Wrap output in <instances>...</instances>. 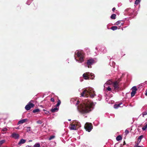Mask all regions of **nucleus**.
Segmentation results:
<instances>
[{
    "label": "nucleus",
    "mask_w": 147,
    "mask_h": 147,
    "mask_svg": "<svg viewBox=\"0 0 147 147\" xmlns=\"http://www.w3.org/2000/svg\"><path fill=\"white\" fill-rule=\"evenodd\" d=\"M94 106V103L88 98L84 99L80 105L78 106L77 108L81 113L85 114L92 111Z\"/></svg>",
    "instance_id": "1"
},
{
    "label": "nucleus",
    "mask_w": 147,
    "mask_h": 147,
    "mask_svg": "<svg viewBox=\"0 0 147 147\" xmlns=\"http://www.w3.org/2000/svg\"><path fill=\"white\" fill-rule=\"evenodd\" d=\"M74 57L76 62L81 63L84 61V54L82 50H77L75 53Z\"/></svg>",
    "instance_id": "2"
},
{
    "label": "nucleus",
    "mask_w": 147,
    "mask_h": 147,
    "mask_svg": "<svg viewBox=\"0 0 147 147\" xmlns=\"http://www.w3.org/2000/svg\"><path fill=\"white\" fill-rule=\"evenodd\" d=\"M94 92V91L92 88H89L88 89H86L83 91L81 94V96H84V98L90 97L92 98L96 95Z\"/></svg>",
    "instance_id": "3"
},
{
    "label": "nucleus",
    "mask_w": 147,
    "mask_h": 147,
    "mask_svg": "<svg viewBox=\"0 0 147 147\" xmlns=\"http://www.w3.org/2000/svg\"><path fill=\"white\" fill-rule=\"evenodd\" d=\"M83 77L85 80H88L89 78L93 79L95 77L94 75L92 73L87 72L84 74L82 75Z\"/></svg>",
    "instance_id": "4"
},
{
    "label": "nucleus",
    "mask_w": 147,
    "mask_h": 147,
    "mask_svg": "<svg viewBox=\"0 0 147 147\" xmlns=\"http://www.w3.org/2000/svg\"><path fill=\"white\" fill-rule=\"evenodd\" d=\"M96 63L94 59L90 58L88 59L86 61V64L89 68H91V65Z\"/></svg>",
    "instance_id": "5"
},
{
    "label": "nucleus",
    "mask_w": 147,
    "mask_h": 147,
    "mask_svg": "<svg viewBox=\"0 0 147 147\" xmlns=\"http://www.w3.org/2000/svg\"><path fill=\"white\" fill-rule=\"evenodd\" d=\"M92 124L89 123H86L85 125V128L86 131L90 132L92 129Z\"/></svg>",
    "instance_id": "6"
},
{
    "label": "nucleus",
    "mask_w": 147,
    "mask_h": 147,
    "mask_svg": "<svg viewBox=\"0 0 147 147\" xmlns=\"http://www.w3.org/2000/svg\"><path fill=\"white\" fill-rule=\"evenodd\" d=\"M32 101V100L30 101L28 103L27 105L26 106L25 108L26 110H29L31 108H33L34 106V105L31 102Z\"/></svg>",
    "instance_id": "7"
},
{
    "label": "nucleus",
    "mask_w": 147,
    "mask_h": 147,
    "mask_svg": "<svg viewBox=\"0 0 147 147\" xmlns=\"http://www.w3.org/2000/svg\"><path fill=\"white\" fill-rule=\"evenodd\" d=\"M115 63L113 61L112 59H110V62L109 63V65L111 66H112L113 67V68H115V67H116L117 68L114 70V71L116 72L117 71V65H115Z\"/></svg>",
    "instance_id": "8"
},
{
    "label": "nucleus",
    "mask_w": 147,
    "mask_h": 147,
    "mask_svg": "<svg viewBox=\"0 0 147 147\" xmlns=\"http://www.w3.org/2000/svg\"><path fill=\"white\" fill-rule=\"evenodd\" d=\"M143 137L144 136L142 135H141L138 138L137 142L135 143L134 147H138V145L139 144L141 141V139L143 138Z\"/></svg>",
    "instance_id": "9"
},
{
    "label": "nucleus",
    "mask_w": 147,
    "mask_h": 147,
    "mask_svg": "<svg viewBox=\"0 0 147 147\" xmlns=\"http://www.w3.org/2000/svg\"><path fill=\"white\" fill-rule=\"evenodd\" d=\"M112 85L115 90H118L119 88V83L117 81L113 82Z\"/></svg>",
    "instance_id": "10"
},
{
    "label": "nucleus",
    "mask_w": 147,
    "mask_h": 147,
    "mask_svg": "<svg viewBox=\"0 0 147 147\" xmlns=\"http://www.w3.org/2000/svg\"><path fill=\"white\" fill-rule=\"evenodd\" d=\"M11 137L15 139H18L19 137V135L15 133H13L12 134Z\"/></svg>",
    "instance_id": "11"
},
{
    "label": "nucleus",
    "mask_w": 147,
    "mask_h": 147,
    "mask_svg": "<svg viewBox=\"0 0 147 147\" xmlns=\"http://www.w3.org/2000/svg\"><path fill=\"white\" fill-rule=\"evenodd\" d=\"M71 103H73L74 104H75L76 105H77L79 104L80 102L78 101H76V100L75 98H72L71 100Z\"/></svg>",
    "instance_id": "12"
},
{
    "label": "nucleus",
    "mask_w": 147,
    "mask_h": 147,
    "mask_svg": "<svg viewBox=\"0 0 147 147\" xmlns=\"http://www.w3.org/2000/svg\"><path fill=\"white\" fill-rule=\"evenodd\" d=\"M107 48L104 46H102L100 49V51L103 53H105L107 52Z\"/></svg>",
    "instance_id": "13"
},
{
    "label": "nucleus",
    "mask_w": 147,
    "mask_h": 147,
    "mask_svg": "<svg viewBox=\"0 0 147 147\" xmlns=\"http://www.w3.org/2000/svg\"><path fill=\"white\" fill-rule=\"evenodd\" d=\"M70 129L71 130H76V127L75 125L72 124L70 125V126L69 127Z\"/></svg>",
    "instance_id": "14"
},
{
    "label": "nucleus",
    "mask_w": 147,
    "mask_h": 147,
    "mask_svg": "<svg viewBox=\"0 0 147 147\" xmlns=\"http://www.w3.org/2000/svg\"><path fill=\"white\" fill-rule=\"evenodd\" d=\"M26 140L24 139H22L20 140V141L18 142V144L20 145L22 144H23L26 142Z\"/></svg>",
    "instance_id": "15"
},
{
    "label": "nucleus",
    "mask_w": 147,
    "mask_h": 147,
    "mask_svg": "<svg viewBox=\"0 0 147 147\" xmlns=\"http://www.w3.org/2000/svg\"><path fill=\"white\" fill-rule=\"evenodd\" d=\"M59 108L56 107L55 108H52L51 111L52 113H54L56 112H57L59 110Z\"/></svg>",
    "instance_id": "16"
},
{
    "label": "nucleus",
    "mask_w": 147,
    "mask_h": 147,
    "mask_svg": "<svg viewBox=\"0 0 147 147\" xmlns=\"http://www.w3.org/2000/svg\"><path fill=\"white\" fill-rule=\"evenodd\" d=\"M27 119H24L19 121L18 123V124H22L23 123L27 121Z\"/></svg>",
    "instance_id": "17"
},
{
    "label": "nucleus",
    "mask_w": 147,
    "mask_h": 147,
    "mask_svg": "<svg viewBox=\"0 0 147 147\" xmlns=\"http://www.w3.org/2000/svg\"><path fill=\"white\" fill-rule=\"evenodd\" d=\"M122 138L120 135L116 137V139L117 141H119L122 140Z\"/></svg>",
    "instance_id": "18"
},
{
    "label": "nucleus",
    "mask_w": 147,
    "mask_h": 147,
    "mask_svg": "<svg viewBox=\"0 0 147 147\" xmlns=\"http://www.w3.org/2000/svg\"><path fill=\"white\" fill-rule=\"evenodd\" d=\"M121 105V104H115L114 105V107L115 109H117L118 107H119L120 105Z\"/></svg>",
    "instance_id": "19"
},
{
    "label": "nucleus",
    "mask_w": 147,
    "mask_h": 147,
    "mask_svg": "<svg viewBox=\"0 0 147 147\" xmlns=\"http://www.w3.org/2000/svg\"><path fill=\"white\" fill-rule=\"evenodd\" d=\"M117 27L115 26H113L111 28V29L113 30H117Z\"/></svg>",
    "instance_id": "20"
},
{
    "label": "nucleus",
    "mask_w": 147,
    "mask_h": 147,
    "mask_svg": "<svg viewBox=\"0 0 147 147\" xmlns=\"http://www.w3.org/2000/svg\"><path fill=\"white\" fill-rule=\"evenodd\" d=\"M131 89L132 91H135V92H136L137 90L136 87V86H133L131 88Z\"/></svg>",
    "instance_id": "21"
},
{
    "label": "nucleus",
    "mask_w": 147,
    "mask_h": 147,
    "mask_svg": "<svg viewBox=\"0 0 147 147\" xmlns=\"http://www.w3.org/2000/svg\"><path fill=\"white\" fill-rule=\"evenodd\" d=\"M142 129L143 131L147 130V124L142 128Z\"/></svg>",
    "instance_id": "22"
},
{
    "label": "nucleus",
    "mask_w": 147,
    "mask_h": 147,
    "mask_svg": "<svg viewBox=\"0 0 147 147\" xmlns=\"http://www.w3.org/2000/svg\"><path fill=\"white\" fill-rule=\"evenodd\" d=\"M40 111V110L39 109H34L33 111L32 112L33 113H38V112H39V111Z\"/></svg>",
    "instance_id": "23"
},
{
    "label": "nucleus",
    "mask_w": 147,
    "mask_h": 147,
    "mask_svg": "<svg viewBox=\"0 0 147 147\" xmlns=\"http://www.w3.org/2000/svg\"><path fill=\"white\" fill-rule=\"evenodd\" d=\"M116 15L115 14H113L111 16V18L112 19H115V18Z\"/></svg>",
    "instance_id": "24"
},
{
    "label": "nucleus",
    "mask_w": 147,
    "mask_h": 147,
    "mask_svg": "<svg viewBox=\"0 0 147 147\" xmlns=\"http://www.w3.org/2000/svg\"><path fill=\"white\" fill-rule=\"evenodd\" d=\"M61 101L59 100H58L57 101V103L56 105V107H59V106L60 105V104H61Z\"/></svg>",
    "instance_id": "25"
},
{
    "label": "nucleus",
    "mask_w": 147,
    "mask_h": 147,
    "mask_svg": "<svg viewBox=\"0 0 147 147\" xmlns=\"http://www.w3.org/2000/svg\"><path fill=\"white\" fill-rule=\"evenodd\" d=\"M34 147H40V144L39 143H36L34 146Z\"/></svg>",
    "instance_id": "26"
},
{
    "label": "nucleus",
    "mask_w": 147,
    "mask_h": 147,
    "mask_svg": "<svg viewBox=\"0 0 147 147\" xmlns=\"http://www.w3.org/2000/svg\"><path fill=\"white\" fill-rule=\"evenodd\" d=\"M32 0H28L26 2V4L28 5H29L32 2Z\"/></svg>",
    "instance_id": "27"
},
{
    "label": "nucleus",
    "mask_w": 147,
    "mask_h": 147,
    "mask_svg": "<svg viewBox=\"0 0 147 147\" xmlns=\"http://www.w3.org/2000/svg\"><path fill=\"white\" fill-rule=\"evenodd\" d=\"M95 49L97 51V52H96V51L95 52V55H96L98 54V52H99V51H98V48L97 47H96L95 48Z\"/></svg>",
    "instance_id": "28"
},
{
    "label": "nucleus",
    "mask_w": 147,
    "mask_h": 147,
    "mask_svg": "<svg viewBox=\"0 0 147 147\" xmlns=\"http://www.w3.org/2000/svg\"><path fill=\"white\" fill-rule=\"evenodd\" d=\"M27 132H29L31 131V127H27Z\"/></svg>",
    "instance_id": "29"
},
{
    "label": "nucleus",
    "mask_w": 147,
    "mask_h": 147,
    "mask_svg": "<svg viewBox=\"0 0 147 147\" xmlns=\"http://www.w3.org/2000/svg\"><path fill=\"white\" fill-rule=\"evenodd\" d=\"M5 142V140H2L0 141V145H2Z\"/></svg>",
    "instance_id": "30"
},
{
    "label": "nucleus",
    "mask_w": 147,
    "mask_h": 147,
    "mask_svg": "<svg viewBox=\"0 0 147 147\" xmlns=\"http://www.w3.org/2000/svg\"><path fill=\"white\" fill-rule=\"evenodd\" d=\"M141 0H136L135 4L136 5H138L140 2Z\"/></svg>",
    "instance_id": "31"
},
{
    "label": "nucleus",
    "mask_w": 147,
    "mask_h": 147,
    "mask_svg": "<svg viewBox=\"0 0 147 147\" xmlns=\"http://www.w3.org/2000/svg\"><path fill=\"white\" fill-rule=\"evenodd\" d=\"M136 92H135V91H132L131 92V96H133L135 95Z\"/></svg>",
    "instance_id": "32"
},
{
    "label": "nucleus",
    "mask_w": 147,
    "mask_h": 147,
    "mask_svg": "<svg viewBox=\"0 0 147 147\" xmlns=\"http://www.w3.org/2000/svg\"><path fill=\"white\" fill-rule=\"evenodd\" d=\"M147 115V110L145 112H143L142 113V115L143 117H144V115Z\"/></svg>",
    "instance_id": "33"
},
{
    "label": "nucleus",
    "mask_w": 147,
    "mask_h": 147,
    "mask_svg": "<svg viewBox=\"0 0 147 147\" xmlns=\"http://www.w3.org/2000/svg\"><path fill=\"white\" fill-rule=\"evenodd\" d=\"M121 23V21H118L116 22L115 23V25H118L119 24Z\"/></svg>",
    "instance_id": "34"
},
{
    "label": "nucleus",
    "mask_w": 147,
    "mask_h": 147,
    "mask_svg": "<svg viewBox=\"0 0 147 147\" xmlns=\"http://www.w3.org/2000/svg\"><path fill=\"white\" fill-rule=\"evenodd\" d=\"M111 90V88L109 86L107 88L106 90V91H107V90L108 91H110Z\"/></svg>",
    "instance_id": "35"
},
{
    "label": "nucleus",
    "mask_w": 147,
    "mask_h": 147,
    "mask_svg": "<svg viewBox=\"0 0 147 147\" xmlns=\"http://www.w3.org/2000/svg\"><path fill=\"white\" fill-rule=\"evenodd\" d=\"M7 129L6 127H5L2 129V131H7Z\"/></svg>",
    "instance_id": "36"
},
{
    "label": "nucleus",
    "mask_w": 147,
    "mask_h": 147,
    "mask_svg": "<svg viewBox=\"0 0 147 147\" xmlns=\"http://www.w3.org/2000/svg\"><path fill=\"white\" fill-rule=\"evenodd\" d=\"M54 138V136H50V137L49 138V140H51L52 139H53Z\"/></svg>",
    "instance_id": "37"
},
{
    "label": "nucleus",
    "mask_w": 147,
    "mask_h": 147,
    "mask_svg": "<svg viewBox=\"0 0 147 147\" xmlns=\"http://www.w3.org/2000/svg\"><path fill=\"white\" fill-rule=\"evenodd\" d=\"M129 133V131H128V130L127 129H126L125 131V133L126 134H128Z\"/></svg>",
    "instance_id": "38"
},
{
    "label": "nucleus",
    "mask_w": 147,
    "mask_h": 147,
    "mask_svg": "<svg viewBox=\"0 0 147 147\" xmlns=\"http://www.w3.org/2000/svg\"><path fill=\"white\" fill-rule=\"evenodd\" d=\"M36 122L38 124H41L42 123V122L41 121H37Z\"/></svg>",
    "instance_id": "39"
},
{
    "label": "nucleus",
    "mask_w": 147,
    "mask_h": 147,
    "mask_svg": "<svg viewBox=\"0 0 147 147\" xmlns=\"http://www.w3.org/2000/svg\"><path fill=\"white\" fill-rule=\"evenodd\" d=\"M51 100L52 102H54V99L53 98H51Z\"/></svg>",
    "instance_id": "40"
},
{
    "label": "nucleus",
    "mask_w": 147,
    "mask_h": 147,
    "mask_svg": "<svg viewBox=\"0 0 147 147\" xmlns=\"http://www.w3.org/2000/svg\"><path fill=\"white\" fill-rule=\"evenodd\" d=\"M115 10V7L113 8L112 9V10L113 11H114Z\"/></svg>",
    "instance_id": "41"
},
{
    "label": "nucleus",
    "mask_w": 147,
    "mask_h": 147,
    "mask_svg": "<svg viewBox=\"0 0 147 147\" xmlns=\"http://www.w3.org/2000/svg\"><path fill=\"white\" fill-rule=\"evenodd\" d=\"M145 94L147 96V90L146 91V92L145 93Z\"/></svg>",
    "instance_id": "42"
},
{
    "label": "nucleus",
    "mask_w": 147,
    "mask_h": 147,
    "mask_svg": "<svg viewBox=\"0 0 147 147\" xmlns=\"http://www.w3.org/2000/svg\"><path fill=\"white\" fill-rule=\"evenodd\" d=\"M26 147H31L30 146L27 145L26 146Z\"/></svg>",
    "instance_id": "43"
},
{
    "label": "nucleus",
    "mask_w": 147,
    "mask_h": 147,
    "mask_svg": "<svg viewBox=\"0 0 147 147\" xmlns=\"http://www.w3.org/2000/svg\"><path fill=\"white\" fill-rule=\"evenodd\" d=\"M107 85V84L105 83L104 85V86H106Z\"/></svg>",
    "instance_id": "44"
},
{
    "label": "nucleus",
    "mask_w": 147,
    "mask_h": 147,
    "mask_svg": "<svg viewBox=\"0 0 147 147\" xmlns=\"http://www.w3.org/2000/svg\"><path fill=\"white\" fill-rule=\"evenodd\" d=\"M121 25H122V26H123V23H121Z\"/></svg>",
    "instance_id": "45"
},
{
    "label": "nucleus",
    "mask_w": 147,
    "mask_h": 147,
    "mask_svg": "<svg viewBox=\"0 0 147 147\" xmlns=\"http://www.w3.org/2000/svg\"><path fill=\"white\" fill-rule=\"evenodd\" d=\"M69 59H67V60H66V61H67V62H68L69 61Z\"/></svg>",
    "instance_id": "46"
},
{
    "label": "nucleus",
    "mask_w": 147,
    "mask_h": 147,
    "mask_svg": "<svg viewBox=\"0 0 147 147\" xmlns=\"http://www.w3.org/2000/svg\"><path fill=\"white\" fill-rule=\"evenodd\" d=\"M68 120L69 121H71V119H68Z\"/></svg>",
    "instance_id": "47"
},
{
    "label": "nucleus",
    "mask_w": 147,
    "mask_h": 147,
    "mask_svg": "<svg viewBox=\"0 0 147 147\" xmlns=\"http://www.w3.org/2000/svg\"><path fill=\"white\" fill-rule=\"evenodd\" d=\"M32 140H29V142H32Z\"/></svg>",
    "instance_id": "48"
},
{
    "label": "nucleus",
    "mask_w": 147,
    "mask_h": 147,
    "mask_svg": "<svg viewBox=\"0 0 147 147\" xmlns=\"http://www.w3.org/2000/svg\"><path fill=\"white\" fill-rule=\"evenodd\" d=\"M124 144H125V141H124Z\"/></svg>",
    "instance_id": "49"
},
{
    "label": "nucleus",
    "mask_w": 147,
    "mask_h": 147,
    "mask_svg": "<svg viewBox=\"0 0 147 147\" xmlns=\"http://www.w3.org/2000/svg\"><path fill=\"white\" fill-rule=\"evenodd\" d=\"M82 81H83V80H80V81H81V82H82Z\"/></svg>",
    "instance_id": "50"
}]
</instances>
